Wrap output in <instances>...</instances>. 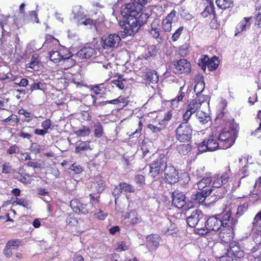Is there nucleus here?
I'll return each instance as SVG.
<instances>
[{"mask_svg":"<svg viewBox=\"0 0 261 261\" xmlns=\"http://www.w3.org/2000/svg\"><path fill=\"white\" fill-rule=\"evenodd\" d=\"M86 205L81 203L79 199H73L70 201V206L72 210L77 214L85 215L89 212Z\"/></svg>","mask_w":261,"mask_h":261,"instance_id":"obj_20","label":"nucleus"},{"mask_svg":"<svg viewBox=\"0 0 261 261\" xmlns=\"http://www.w3.org/2000/svg\"><path fill=\"white\" fill-rule=\"evenodd\" d=\"M217 148H220L219 143L217 141L216 138L211 136L207 139L203 140L198 146V149L199 152L203 153L206 151H212L215 150Z\"/></svg>","mask_w":261,"mask_h":261,"instance_id":"obj_9","label":"nucleus"},{"mask_svg":"<svg viewBox=\"0 0 261 261\" xmlns=\"http://www.w3.org/2000/svg\"><path fill=\"white\" fill-rule=\"evenodd\" d=\"M94 135L95 137L100 138L103 134V129L100 122H97L94 125Z\"/></svg>","mask_w":261,"mask_h":261,"instance_id":"obj_40","label":"nucleus"},{"mask_svg":"<svg viewBox=\"0 0 261 261\" xmlns=\"http://www.w3.org/2000/svg\"><path fill=\"white\" fill-rule=\"evenodd\" d=\"M13 171L11 166L10 165V163H5L3 165L2 173L7 174L11 173Z\"/></svg>","mask_w":261,"mask_h":261,"instance_id":"obj_59","label":"nucleus"},{"mask_svg":"<svg viewBox=\"0 0 261 261\" xmlns=\"http://www.w3.org/2000/svg\"><path fill=\"white\" fill-rule=\"evenodd\" d=\"M248 203L244 202L242 205L238 207L237 212L236 214L237 217H240L242 216L248 210Z\"/></svg>","mask_w":261,"mask_h":261,"instance_id":"obj_48","label":"nucleus"},{"mask_svg":"<svg viewBox=\"0 0 261 261\" xmlns=\"http://www.w3.org/2000/svg\"><path fill=\"white\" fill-rule=\"evenodd\" d=\"M122 192V191L121 190V189H120V184H119V185L115 187V188L113 190L112 192L113 195L115 198V201L116 203L117 199L119 197L121 193Z\"/></svg>","mask_w":261,"mask_h":261,"instance_id":"obj_55","label":"nucleus"},{"mask_svg":"<svg viewBox=\"0 0 261 261\" xmlns=\"http://www.w3.org/2000/svg\"><path fill=\"white\" fill-rule=\"evenodd\" d=\"M227 257L232 258L233 257L241 258L244 256V253L241 249L239 245L236 242L230 243L229 248L227 250Z\"/></svg>","mask_w":261,"mask_h":261,"instance_id":"obj_19","label":"nucleus"},{"mask_svg":"<svg viewBox=\"0 0 261 261\" xmlns=\"http://www.w3.org/2000/svg\"><path fill=\"white\" fill-rule=\"evenodd\" d=\"M13 172L14 173H16L15 178L22 183H27L28 179L24 175H22V173H20V169H19V171L18 172H15V171Z\"/></svg>","mask_w":261,"mask_h":261,"instance_id":"obj_53","label":"nucleus"},{"mask_svg":"<svg viewBox=\"0 0 261 261\" xmlns=\"http://www.w3.org/2000/svg\"><path fill=\"white\" fill-rule=\"evenodd\" d=\"M125 19L123 22L122 26L124 30V36H132L136 33L140 28V24L138 23L136 19V16L125 17Z\"/></svg>","mask_w":261,"mask_h":261,"instance_id":"obj_5","label":"nucleus"},{"mask_svg":"<svg viewBox=\"0 0 261 261\" xmlns=\"http://www.w3.org/2000/svg\"><path fill=\"white\" fill-rule=\"evenodd\" d=\"M205 215L199 210H195L190 216L187 218V223L191 227H195V233L200 235H205L203 229Z\"/></svg>","mask_w":261,"mask_h":261,"instance_id":"obj_1","label":"nucleus"},{"mask_svg":"<svg viewBox=\"0 0 261 261\" xmlns=\"http://www.w3.org/2000/svg\"><path fill=\"white\" fill-rule=\"evenodd\" d=\"M172 204L178 208H181L186 204V196L183 192L178 190L172 193Z\"/></svg>","mask_w":261,"mask_h":261,"instance_id":"obj_18","label":"nucleus"},{"mask_svg":"<svg viewBox=\"0 0 261 261\" xmlns=\"http://www.w3.org/2000/svg\"><path fill=\"white\" fill-rule=\"evenodd\" d=\"M92 98H93V103L95 106H105L108 103H111L113 105H117L120 102H124V98L121 97H119L117 98L111 100H107V101H99L97 103L96 102V99H95V97L94 96H92Z\"/></svg>","mask_w":261,"mask_h":261,"instance_id":"obj_30","label":"nucleus"},{"mask_svg":"<svg viewBox=\"0 0 261 261\" xmlns=\"http://www.w3.org/2000/svg\"><path fill=\"white\" fill-rule=\"evenodd\" d=\"M222 227L221 221L217 215L206 218L205 216V222L203 229L205 230V234L211 231H217L220 230Z\"/></svg>","mask_w":261,"mask_h":261,"instance_id":"obj_8","label":"nucleus"},{"mask_svg":"<svg viewBox=\"0 0 261 261\" xmlns=\"http://www.w3.org/2000/svg\"><path fill=\"white\" fill-rule=\"evenodd\" d=\"M176 15V12L172 11L163 20L162 27L165 32H170L172 28V23L174 21Z\"/></svg>","mask_w":261,"mask_h":261,"instance_id":"obj_25","label":"nucleus"},{"mask_svg":"<svg viewBox=\"0 0 261 261\" xmlns=\"http://www.w3.org/2000/svg\"><path fill=\"white\" fill-rule=\"evenodd\" d=\"M73 18L76 20L80 24H84L85 25L94 26L95 30H97L96 24L97 21L96 20L91 19L90 18H86L83 9L80 6H75L72 11Z\"/></svg>","mask_w":261,"mask_h":261,"instance_id":"obj_6","label":"nucleus"},{"mask_svg":"<svg viewBox=\"0 0 261 261\" xmlns=\"http://www.w3.org/2000/svg\"><path fill=\"white\" fill-rule=\"evenodd\" d=\"M123 220L130 224L136 225L142 222V218L139 217L135 211H131L123 216Z\"/></svg>","mask_w":261,"mask_h":261,"instance_id":"obj_21","label":"nucleus"},{"mask_svg":"<svg viewBox=\"0 0 261 261\" xmlns=\"http://www.w3.org/2000/svg\"><path fill=\"white\" fill-rule=\"evenodd\" d=\"M195 82L194 92L196 94H199L203 92L205 88V83L203 76L200 75L197 76L195 79Z\"/></svg>","mask_w":261,"mask_h":261,"instance_id":"obj_28","label":"nucleus"},{"mask_svg":"<svg viewBox=\"0 0 261 261\" xmlns=\"http://www.w3.org/2000/svg\"><path fill=\"white\" fill-rule=\"evenodd\" d=\"M234 226H223L220 229L219 238L222 242L228 243L232 240L234 237Z\"/></svg>","mask_w":261,"mask_h":261,"instance_id":"obj_14","label":"nucleus"},{"mask_svg":"<svg viewBox=\"0 0 261 261\" xmlns=\"http://www.w3.org/2000/svg\"><path fill=\"white\" fill-rule=\"evenodd\" d=\"M63 56L61 55L58 51H52L49 53V58L54 63H58L61 61Z\"/></svg>","mask_w":261,"mask_h":261,"instance_id":"obj_42","label":"nucleus"},{"mask_svg":"<svg viewBox=\"0 0 261 261\" xmlns=\"http://www.w3.org/2000/svg\"><path fill=\"white\" fill-rule=\"evenodd\" d=\"M231 215V208L228 206L224 209L222 213L217 214V217L220 219L222 226H235L238 223V220L232 218Z\"/></svg>","mask_w":261,"mask_h":261,"instance_id":"obj_10","label":"nucleus"},{"mask_svg":"<svg viewBox=\"0 0 261 261\" xmlns=\"http://www.w3.org/2000/svg\"><path fill=\"white\" fill-rule=\"evenodd\" d=\"M197 97L195 98V100H197L198 101L200 102V106H201V104L205 102L207 99V96L203 94H201V93L199 94H196Z\"/></svg>","mask_w":261,"mask_h":261,"instance_id":"obj_61","label":"nucleus"},{"mask_svg":"<svg viewBox=\"0 0 261 261\" xmlns=\"http://www.w3.org/2000/svg\"><path fill=\"white\" fill-rule=\"evenodd\" d=\"M205 191H206L205 192L203 191L202 192H197L195 195L193 196L192 198L197 203H203L207 196L210 195L212 192V190L210 189L208 191H206V189Z\"/></svg>","mask_w":261,"mask_h":261,"instance_id":"obj_29","label":"nucleus"},{"mask_svg":"<svg viewBox=\"0 0 261 261\" xmlns=\"http://www.w3.org/2000/svg\"><path fill=\"white\" fill-rule=\"evenodd\" d=\"M71 57V56L67 57H63L61 62L62 63L63 65H64L65 69H68L75 65V61Z\"/></svg>","mask_w":261,"mask_h":261,"instance_id":"obj_38","label":"nucleus"},{"mask_svg":"<svg viewBox=\"0 0 261 261\" xmlns=\"http://www.w3.org/2000/svg\"><path fill=\"white\" fill-rule=\"evenodd\" d=\"M13 202L16 203L18 205H20L27 208H30L31 205V202L26 198H17L13 199Z\"/></svg>","mask_w":261,"mask_h":261,"instance_id":"obj_34","label":"nucleus"},{"mask_svg":"<svg viewBox=\"0 0 261 261\" xmlns=\"http://www.w3.org/2000/svg\"><path fill=\"white\" fill-rule=\"evenodd\" d=\"M252 225V230L257 231V238L261 239V211L255 215Z\"/></svg>","mask_w":261,"mask_h":261,"instance_id":"obj_27","label":"nucleus"},{"mask_svg":"<svg viewBox=\"0 0 261 261\" xmlns=\"http://www.w3.org/2000/svg\"><path fill=\"white\" fill-rule=\"evenodd\" d=\"M203 169H204V167L197 169L196 171H195L193 173V175L195 177H196L197 179L203 177H204L203 176V175H204Z\"/></svg>","mask_w":261,"mask_h":261,"instance_id":"obj_58","label":"nucleus"},{"mask_svg":"<svg viewBox=\"0 0 261 261\" xmlns=\"http://www.w3.org/2000/svg\"><path fill=\"white\" fill-rule=\"evenodd\" d=\"M139 14L140 15L138 17L136 16V19L137 20L138 23L140 24V27H141L146 22L149 16L147 14L142 13L141 11Z\"/></svg>","mask_w":261,"mask_h":261,"instance_id":"obj_50","label":"nucleus"},{"mask_svg":"<svg viewBox=\"0 0 261 261\" xmlns=\"http://www.w3.org/2000/svg\"><path fill=\"white\" fill-rule=\"evenodd\" d=\"M202 15L204 17H207L209 15L215 14L214 11V5L213 3H210L208 5H207L204 10L201 13Z\"/></svg>","mask_w":261,"mask_h":261,"instance_id":"obj_39","label":"nucleus"},{"mask_svg":"<svg viewBox=\"0 0 261 261\" xmlns=\"http://www.w3.org/2000/svg\"><path fill=\"white\" fill-rule=\"evenodd\" d=\"M164 176L166 181L170 184H174L179 180V173L172 166H167L164 170Z\"/></svg>","mask_w":261,"mask_h":261,"instance_id":"obj_13","label":"nucleus"},{"mask_svg":"<svg viewBox=\"0 0 261 261\" xmlns=\"http://www.w3.org/2000/svg\"><path fill=\"white\" fill-rule=\"evenodd\" d=\"M147 76L148 80L152 83H156L159 80V76L154 70L148 72Z\"/></svg>","mask_w":261,"mask_h":261,"instance_id":"obj_49","label":"nucleus"},{"mask_svg":"<svg viewBox=\"0 0 261 261\" xmlns=\"http://www.w3.org/2000/svg\"><path fill=\"white\" fill-rule=\"evenodd\" d=\"M1 118L3 119L2 121L4 122L8 123L9 122L11 124H13L14 125L15 124H17L19 122V119L15 114H11L8 117L4 119L3 117H1Z\"/></svg>","mask_w":261,"mask_h":261,"instance_id":"obj_41","label":"nucleus"},{"mask_svg":"<svg viewBox=\"0 0 261 261\" xmlns=\"http://www.w3.org/2000/svg\"><path fill=\"white\" fill-rule=\"evenodd\" d=\"M191 64L187 60L182 59L174 62L172 67L175 73H188L191 71Z\"/></svg>","mask_w":261,"mask_h":261,"instance_id":"obj_11","label":"nucleus"},{"mask_svg":"<svg viewBox=\"0 0 261 261\" xmlns=\"http://www.w3.org/2000/svg\"><path fill=\"white\" fill-rule=\"evenodd\" d=\"M46 85L44 83L38 82L33 83L30 85V90L32 92L35 90H40L44 91L45 89Z\"/></svg>","mask_w":261,"mask_h":261,"instance_id":"obj_44","label":"nucleus"},{"mask_svg":"<svg viewBox=\"0 0 261 261\" xmlns=\"http://www.w3.org/2000/svg\"><path fill=\"white\" fill-rule=\"evenodd\" d=\"M255 24L259 28H261V7L259 9L258 14L256 16Z\"/></svg>","mask_w":261,"mask_h":261,"instance_id":"obj_64","label":"nucleus"},{"mask_svg":"<svg viewBox=\"0 0 261 261\" xmlns=\"http://www.w3.org/2000/svg\"><path fill=\"white\" fill-rule=\"evenodd\" d=\"M161 238L157 234H151L146 237V245L150 251H154L159 247Z\"/></svg>","mask_w":261,"mask_h":261,"instance_id":"obj_16","label":"nucleus"},{"mask_svg":"<svg viewBox=\"0 0 261 261\" xmlns=\"http://www.w3.org/2000/svg\"><path fill=\"white\" fill-rule=\"evenodd\" d=\"M251 17H245L242 20L236 27V30L235 32V36L238 35L239 33L243 31H245L248 29L251 24Z\"/></svg>","mask_w":261,"mask_h":261,"instance_id":"obj_26","label":"nucleus"},{"mask_svg":"<svg viewBox=\"0 0 261 261\" xmlns=\"http://www.w3.org/2000/svg\"><path fill=\"white\" fill-rule=\"evenodd\" d=\"M212 179L210 176H205L197 182L198 188L202 190L211 183Z\"/></svg>","mask_w":261,"mask_h":261,"instance_id":"obj_31","label":"nucleus"},{"mask_svg":"<svg viewBox=\"0 0 261 261\" xmlns=\"http://www.w3.org/2000/svg\"><path fill=\"white\" fill-rule=\"evenodd\" d=\"M213 252L216 258L222 259L225 257V255L227 256V250L224 245L222 244H215L213 248Z\"/></svg>","mask_w":261,"mask_h":261,"instance_id":"obj_24","label":"nucleus"},{"mask_svg":"<svg viewBox=\"0 0 261 261\" xmlns=\"http://www.w3.org/2000/svg\"><path fill=\"white\" fill-rule=\"evenodd\" d=\"M196 117L202 124H204L210 120V117L202 111H198L196 113Z\"/></svg>","mask_w":261,"mask_h":261,"instance_id":"obj_36","label":"nucleus"},{"mask_svg":"<svg viewBox=\"0 0 261 261\" xmlns=\"http://www.w3.org/2000/svg\"><path fill=\"white\" fill-rule=\"evenodd\" d=\"M105 49L117 47L121 40L120 36L116 34H109L102 37Z\"/></svg>","mask_w":261,"mask_h":261,"instance_id":"obj_12","label":"nucleus"},{"mask_svg":"<svg viewBox=\"0 0 261 261\" xmlns=\"http://www.w3.org/2000/svg\"><path fill=\"white\" fill-rule=\"evenodd\" d=\"M193 129L187 122H182L176 129V138L181 142H189L192 138Z\"/></svg>","mask_w":261,"mask_h":261,"instance_id":"obj_4","label":"nucleus"},{"mask_svg":"<svg viewBox=\"0 0 261 261\" xmlns=\"http://www.w3.org/2000/svg\"><path fill=\"white\" fill-rule=\"evenodd\" d=\"M66 222L67 225L71 226L75 225L77 224L78 221L75 218L73 214H70L66 218Z\"/></svg>","mask_w":261,"mask_h":261,"instance_id":"obj_52","label":"nucleus"},{"mask_svg":"<svg viewBox=\"0 0 261 261\" xmlns=\"http://www.w3.org/2000/svg\"><path fill=\"white\" fill-rule=\"evenodd\" d=\"M230 170H228L223 173L220 176L215 179L213 182V187L219 188L223 186V188L221 189V191H216L214 193L215 200H218L223 198L227 192V184L229 180Z\"/></svg>","mask_w":261,"mask_h":261,"instance_id":"obj_2","label":"nucleus"},{"mask_svg":"<svg viewBox=\"0 0 261 261\" xmlns=\"http://www.w3.org/2000/svg\"><path fill=\"white\" fill-rule=\"evenodd\" d=\"M96 67L100 69L104 68L106 69H108L109 68H111V64L109 61H105V62H97L96 64Z\"/></svg>","mask_w":261,"mask_h":261,"instance_id":"obj_60","label":"nucleus"},{"mask_svg":"<svg viewBox=\"0 0 261 261\" xmlns=\"http://www.w3.org/2000/svg\"><path fill=\"white\" fill-rule=\"evenodd\" d=\"M40 62L37 58L32 57L31 62L27 64V67L34 71H37L39 68Z\"/></svg>","mask_w":261,"mask_h":261,"instance_id":"obj_37","label":"nucleus"},{"mask_svg":"<svg viewBox=\"0 0 261 261\" xmlns=\"http://www.w3.org/2000/svg\"><path fill=\"white\" fill-rule=\"evenodd\" d=\"M97 54V50L93 47L86 46L76 53V56L81 59H88Z\"/></svg>","mask_w":261,"mask_h":261,"instance_id":"obj_22","label":"nucleus"},{"mask_svg":"<svg viewBox=\"0 0 261 261\" xmlns=\"http://www.w3.org/2000/svg\"><path fill=\"white\" fill-rule=\"evenodd\" d=\"M1 17L0 29L2 30V38L1 41L2 43H4L5 41V36H9L10 31V29H5V27L7 28V26L10 27L9 19L13 21L14 19L10 16H4V15H1Z\"/></svg>","mask_w":261,"mask_h":261,"instance_id":"obj_17","label":"nucleus"},{"mask_svg":"<svg viewBox=\"0 0 261 261\" xmlns=\"http://www.w3.org/2000/svg\"><path fill=\"white\" fill-rule=\"evenodd\" d=\"M219 63V61L218 60V58L215 56L210 60L207 66L208 69L212 71L215 70L218 67Z\"/></svg>","mask_w":261,"mask_h":261,"instance_id":"obj_43","label":"nucleus"},{"mask_svg":"<svg viewBox=\"0 0 261 261\" xmlns=\"http://www.w3.org/2000/svg\"><path fill=\"white\" fill-rule=\"evenodd\" d=\"M227 106V102L225 100H223L221 101L219 107L220 110L217 114V118L219 119H223L225 115L224 108Z\"/></svg>","mask_w":261,"mask_h":261,"instance_id":"obj_45","label":"nucleus"},{"mask_svg":"<svg viewBox=\"0 0 261 261\" xmlns=\"http://www.w3.org/2000/svg\"><path fill=\"white\" fill-rule=\"evenodd\" d=\"M216 3L217 6L222 9H226L233 6L231 0H217Z\"/></svg>","mask_w":261,"mask_h":261,"instance_id":"obj_35","label":"nucleus"},{"mask_svg":"<svg viewBox=\"0 0 261 261\" xmlns=\"http://www.w3.org/2000/svg\"><path fill=\"white\" fill-rule=\"evenodd\" d=\"M70 169L74 172L75 173H80L82 171V168L81 166L76 165L75 163L73 164L71 167Z\"/></svg>","mask_w":261,"mask_h":261,"instance_id":"obj_62","label":"nucleus"},{"mask_svg":"<svg viewBox=\"0 0 261 261\" xmlns=\"http://www.w3.org/2000/svg\"><path fill=\"white\" fill-rule=\"evenodd\" d=\"M167 158L164 155H160L149 165V175L153 177L159 175L167 166Z\"/></svg>","mask_w":261,"mask_h":261,"instance_id":"obj_7","label":"nucleus"},{"mask_svg":"<svg viewBox=\"0 0 261 261\" xmlns=\"http://www.w3.org/2000/svg\"><path fill=\"white\" fill-rule=\"evenodd\" d=\"M88 149L91 150L89 142H81L76 144L75 152L76 153H81L82 151H86Z\"/></svg>","mask_w":261,"mask_h":261,"instance_id":"obj_32","label":"nucleus"},{"mask_svg":"<svg viewBox=\"0 0 261 261\" xmlns=\"http://www.w3.org/2000/svg\"><path fill=\"white\" fill-rule=\"evenodd\" d=\"M142 9L143 8L141 7L140 5L131 1L130 3L125 5L123 13L124 14V17L137 16L139 15Z\"/></svg>","mask_w":261,"mask_h":261,"instance_id":"obj_15","label":"nucleus"},{"mask_svg":"<svg viewBox=\"0 0 261 261\" xmlns=\"http://www.w3.org/2000/svg\"><path fill=\"white\" fill-rule=\"evenodd\" d=\"M237 134L236 129L221 132L218 138L220 149H225L230 147L234 143Z\"/></svg>","mask_w":261,"mask_h":261,"instance_id":"obj_3","label":"nucleus"},{"mask_svg":"<svg viewBox=\"0 0 261 261\" xmlns=\"http://www.w3.org/2000/svg\"><path fill=\"white\" fill-rule=\"evenodd\" d=\"M200 108V102L195 100V98L191 100L188 105L187 109L191 111L193 113H196L199 111V109Z\"/></svg>","mask_w":261,"mask_h":261,"instance_id":"obj_33","label":"nucleus"},{"mask_svg":"<svg viewBox=\"0 0 261 261\" xmlns=\"http://www.w3.org/2000/svg\"><path fill=\"white\" fill-rule=\"evenodd\" d=\"M21 243V241L20 240H12L8 241L6 245L13 249H17Z\"/></svg>","mask_w":261,"mask_h":261,"instance_id":"obj_51","label":"nucleus"},{"mask_svg":"<svg viewBox=\"0 0 261 261\" xmlns=\"http://www.w3.org/2000/svg\"><path fill=\"white\" fill-rule=\"evenodd\" d=\"M75 133L78 136L86 137L89 135L90 130L88 127L83 126L81 128L75 131Z\"/></svg>","mask_w":261,"mask_h":261,"instance_id":"obj_47","label":"nucleus"},{"mask_svg":"<svg viewBox=\"0 0 261 261\" xmlns=\"http://www.w3.org/2000/svg\"><path fill=\"white\" fill-rule=\"evenodd\" d=\"M128 249V246L126 245V243L124 241L119 242L116 250L121 252Z\"/></svg>","mask_w":261,"mask_h":261,"instance_id":"obj_57","label":"nucleus"},{"mask_svg":"<svg viewBox=\"0 0 261 261\" xmlns=\"http://www.w3.org/2000/svg\"><path fill=\"white\" fill-rule=\"evenodd\" d=\"M184 27H180L178 29H177L175 32L173 34L172 36V39L173 41H176L180 36L182 31H183Z\"/></svg>","mask_w":261,"mask_h":261,"instance_id":"obj_56","label":"nucleus"},{"mask_svg":"<svg viewBox=\"0 0 261 261\" xmlns=\"http://www.w3.org/2000/svg\"><path fill=\"white\" fill-rule=\"evenodd\" d=\"M19 148L16 145H14L10 147L7 150V153L8 154H12L14 153H18L19 152Z\"/></svg>","mask_w":261,"mask_h":261,"instance_id":"obj_54","label":"nucleus"},{"mask_svg":"<svg viewBox=\"0 0 261 261\" xmlns=\"http://www.w3.org/2000/svg\"><path fill=\"white\" fill-rule=\"evenodd\" d=\"M194 113H192L191 111L187 109V110L182 115L183 122H187L188 123V121L190 119L192 115Z\"/></svg>","mask_w":261,"mask_h":261,"instance_id":"obj_63","label":"nucleus"},{"mask_svg":"<svg viewBox=\"0 0 261 261\" xmlns=\"http://www.w3.org/2000/svg\"><path fill=\"white\" fill-rule=\"evenodd\" d=\"M120 184V189L123 192L128 193V192H134L135 191V188L129 184H127L125 182H121Z\"/></svg>","mask_w":261,"mask_h":261,"instance_id":"obj_46","label":"nucleus"},{"mask_svg":"<svg viewBox=\"0 0 261 261\" xmlns=\"http://www.w3.org/2000/svg\"><path fill=\"white\" fill-rule=\"evenodd\" d=\"M149 32L151 36L156 39L158 42H160L162 40V38L160 37L161 30L159 19H155L152 22Z\"/></svg>","mask_w":261,"mask_h":261,"instance_id":"obj_23","label":"nucleus"}]
</instances>
